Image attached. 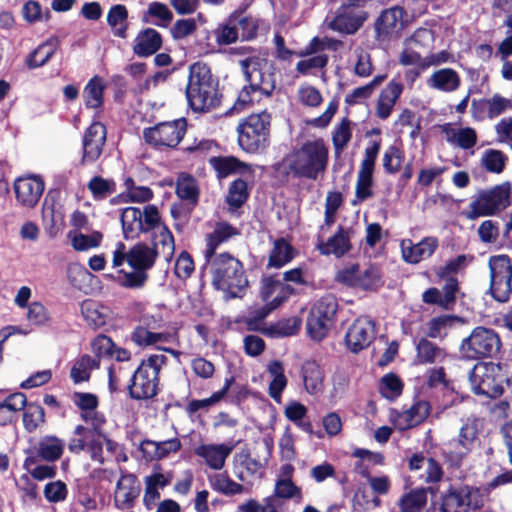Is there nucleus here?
Returning a JSON list of instances; mask_svg holds the SVG:
<instances>
[{"label":"nucleus","mask_w":512,"mask_h":512,"mask_svg":"<svg viewBox=\"0 0 512 512\" xmlns=\"http://www.w3.org/2000/svg\"><path fill=\"white\" fill-rule=\"evenodd\" d=\"M185 96L194 112H210L221 105L220 81L209 64L196 61L189 65Z\"/></svg>","instance_id":"obj_1"},{"label":"nucleus","mask_w":512,"mask_h":512,"mask_svg":"<svg viewBox=\"0 0 512 512\" xmlns=\"http://www.w3.org/2000/svg\"><path fill=\"white\" fill-rule=\"evenodd\" d=\"M263 59L259 56H249L239 61L246 84L241 88L232 106L234 112H241L259 103L263 97L272 96L276 82L273 73L263 72Z\"/></svg>","instance_id":"obj_2"},{"label":"nucleus","mask_w":512,"mask_h":512,"mask_svg":"<svg viewBox=\"0 0 512 512\" xmlns=\"http://www.w3.org/2000/svg\"><path fill=\"white\" fill-rule=\"evenodd\" d=\"M329 164V146L323 138L306 140L288 157V172L296 179L316 181Z\"/></svg>","instance_id":"obj_3"},{"label":"nucleus","mask_w":512,"mask_h":512,"mask_svg":"<svg viewBox=\"0 0 512 512\" xmlns=\"http://www.w3.org/2000/svg\"><path fill=\"white\" fill-rule=\"evenodd\" d=\"M205 261L210 266L215 289L225 291L229 299L242 297V292L248 286V279L239 259L229 252H223Z\"/></svg>","instance_id":"obj_4"},{"label":"nucleus","mask_w":512,"mask_h":512,"mask_svg":"<svg viewBox=\"0 0 512 512\" xmlns=\"http://www.w3.org/2000/svg\"><path fill=\"white\" fill-rule=\"evenodd\" d=\"M272 115L267 110L251 113L236 127L239 147L249 154L265 152L271 144Z\"/></svg>","instance_id":"obj_5"},{"label":"nucleus","mask_w":512,"mask_h":512,"mask_svg":"<svg viewBox=\"0 0 512 512\" xmlns=\"http://www.w3.org/2000/svg\"><path fill=\"white\" fill-rule=\"evenodd\" d=\"M168 358L163 354H152L141 361L128 385L129 396L134 400H148L159 393V374Z\"/></svg>","instance_id":"obj_6"},{"label":"nucleus","mask_w":512,"mask_h":512,"mask_svg":"<svg viewBox=\"0 0 512 512\" xmlns=\"http://www.w3.org/2000/svg\"><path fill=\"white\" fill-rule=\"evenodd\" d=\"M338 301L333 294H325L310 308L306 319L309 336L316 341L326 338L336 323Z\"/></svg>","instance_id":"obj_7"},{"label":"nucleus","mask_w":512,"mask_h":512,"mask_svg":"<svg viewBox=\"0 0 512 512\" xmlns=\"http://www.w3.org/2000/svg\"><path fill=\"white\" fill-rule=\"evenodd\" d=\"M511 184L504 182L491 189L482 190L469 204L464 214L467 219L475 220L483 216H492L510 205Z\"/></svg>","instance_id":"obj_8"},{"label":"nucleus","mask_w":512,"mask_h":512,"mask_svg":"<svg viewBox=\"0 0 512 512\" xmlns=\"http://www.w3.org/2000/svg\"><path fill=\"white\" fill-rule=\"evenodd\" d=\"M160 220V212L154 204L146 205L143 210L133 206L126 207L120 216L123 236L126 240L137 239L142 233L154 231Z\"/></svg>","instance_id":"obj_9"},{"label":"nucleus","mask_w":512,"mask_h":512,"mask_svg":"<svg viewBox=\"0 0 512 512\" xmlns=\"http://www.w3.org/2000/svg\"><path fill=\"white\" fill-rule=\"evenodd\" d=\"M187 131L186 118L173 121L159 122L154 126L143 129V139L146 144L156 150L175 149Z\"/></svg>","instance_id":"obj_10"},{"label":"nucleus","mask_w":512,"mask_h":512,"mask_svg":"<svg viewBox=\"0 0 512 512\" xmlns=\"http://www.w3.org/2000/svg\"><path fill=\"white\" fill-rule=\"evenodd\" d=\"M501 345L497 332L491 328L478 326L462 340L460 352L466 359L477 360L492 357L500 350Z\"/></svg>","instance_id":"obj_11"},{"label":"nucleus","mask_w":512,"mask_h":512,"mask_svg":"<svg viewBox=\"0 0 512 512\" xmlns=\"http://www.w3.org/2000/svg\"><path fill=\"white\" fill-rule=\"evenodd\" d=\"M490 270L489 292L499 303L509 301L512 294V260L506 254L493 255L488 260Z\"/></svg>","instance_id":"obj_12"},{"label":"nucleus","mask_w":512,"mask_h":512,"mask_svg":"<svg viewBox=\"0 0 512 512\" xmlns=\"http://www.w3.org/2000/svg\"><path fill=\"white\" fill-rule=\"evenodd\" d=\"M499 371L500 366L492 362L476 364L469 376L474 394L491 399L500 397L504 392V388L501 377L497 375Z\"/></svg>","instance_id":"obj_13"},{"label":"nucleus","mask_w":512,"mask_h":512,"mask_svg":"<svg viewBox=\"0 0 512 512\" xmlns=\"http://www.w3.org/2000/svg\"><path fill=\"white\" fill-rule=\"evenodd\" d=\"M381 143L382 140L379 138L378 140L371 141L365 148L364 158L360 163L355 188V195L359 201H365L373 195V191L371 190L373 185V173L381 149Z\"/></svg>","instance_id":"obj_14"},{"label":"nucleus","mask_w":512,"mask_h":512,"mask_svg":"<svg viewBox=\"0 0 512 512\" xmlns=\"http://www.w3.org/2000/svg\"><path fill=\"white\" fill-rule=\"evenodd\" d=\"M477 491L468 485L450 486L441 496L439 512H469L482 507V501H473Z\"/></svg>","instance_id":"obj_15"},{"label":"nucleus","mask_w":512,"mask_h":512,"mask_svg":"<svg viewBox=\"0 0 512 512\" xmlns=\"http://www.w3.org/2000/svg\"><path fill=\"white\" fill-rule=\"evenodd\" d=\"M478 430L474 423H465L459 430L457 439L450 440L443 449L445 460L459 467L464 457L472 450Z\"/></svg>","instance_id":"obj_16"},{"label":"nucleus","mask_w":512,"mask_h":512,"mask_svg":"<svg viewBox=\"0 0 512 512\" xmlns=\"http://www.w3.org/2000/svg\"><path fill=\"white\" fill-rule=\"evenodd\" d=\"M106 126L94 121L85 130L82 138V157L79 161L80 166L94 164L102 155L106 143Z\"/></svg>","instance_id":"obj_17"},{"label":"nucleus","mask_w":512,"mask_h":512,"mask_svg":"<svg viewBox=\"0 0 512 512\" xmlns=\"http://www.w3.org/2000/svg\"><path fill=\"white\" fill-rule=\"evenodd\" d=\"M406 11L400 6L384 9L374 22L375 39L385 42L392 39L404 27Z\"/></svg>","instance_id":"obj_18"},{"label":"nucleus","mask_w":512,"mask_h":512,"mask_svg":"<svg viewBox=\"0 0 512 512\" xmlns=\"http://www.w3.org/2000/svg\"><path fill=\"white\" fill-rule=\"evenodd\" d=\"M17 202L26 208H34L45 189V182L40 175H26L15 179L13 184Z\"/></svg>","instance_id":"obj_19"},{"label":"nucleus","mask_w":512,"mask_h":512,"mask_svg":"<svg viewBox=\"0 0 512 512\" xmlns=\"http://www.w3.org/2000/svg\"><path fill=\"white\" fill-rule=\"evenodd\" d=\"M369 14L364 9H356L342 3L330 22V28L346 35H353L361 29Z\"/></svg>","instance_id":"obj_20"},{"label":"nucleus","mask_w":512,"mask_h":512,"mask_svg":"<svg viewBox=\"0 0 512 512\" xmlns=\"http://www.w3.org/2000/svg\"><path fill=\"white\" fill-rule=\"evenodd\" d=\"M141 493V483L133 473L123 472L116 483L114 505L119 510L132 509Z\"/></svg>","instance_id":"obj_21"},{"label":"nucleus","mask_w":512,"mask_h":512,"mask_svg":"<svg viewBox=\"0 0 512 512\" xmlns=\"http://www.w3.org/2000/svg\"><path fill=\"white\" fill-rule=\"evenodd\" d=\"M66 443L56 435H44L36 444L24 450L25 455H30L45 463H55L64 454Z\"/></svg>","instance_id":"obj_22"},{"label":"nucleus","mask_w":512,"mask_h":512,"mask_svg":"<svg viewBox=\"0 0 512 512\" xmlns=\"http://www.w3.org/2000/svg\"><path fill=\"white\" fill-rule=\"evenodd\" d=\"M438 246L439 241L434 236L424 237L418 243H414L411 239H403L400 242L402 258L408 264H418L430 258Z\"/></svg>","instance_id":"obj_23"},{"label":"nucleus","mask_w":512,"mask_h":512,"mask_svg":"<svg viewBox=\"0 0 512 512\" xmlns=\"http://www.w3.org/2000/svg\"><path fill=\"white\" fill-rule=\"evenodd\" d=\"M374 339V325L366 319H356L348 328L345 343L350 351L358 353L368 347Z\"/></svg>","instance_id":"obj_24"},{"label":"nucleus","mask_w":512,"mask_h":512,"mask_svg":"<svg viewBox=\"0 0 512 512\" xmlns=\"http://www.w3.org/2000/svg\"><path fill=\"white\" fill-rule=\"evenodd\" d=\"M239 233V230L227 221L216 222L213 231L205 236V249L203 251L205 260L217 256L216 251L219 246L239 235Z\"/></svg>","instance_id":"obj_25"},{"label":"nucleus","mask_w":512,"mask_h":512,"mask_svg":"<svg viewBox=\"0 0 512 512\" xmlns=\"http://www.w3.org/2000/svg\"><path fill=\"white\" fill-rule=\"evenodd\" d=\"M351 229L339 225L336 232L326 242L319 240L316 249L321 255H334L337 258L343 257L352 249L350 234Z\"/></svg>","instance_id":"obj_26"},{"label":"nucleus","mask_w":512,"mask_h":512,"mask_svg":"<svg viewBox=\"0 0 512 512\" xmlns=\"http://www.w3.org/2000/svg\"><path fill=\"white\" fill-rule=\"evenodd\" d=\"M431 412L430 402L423 399L416 400L412 406L398 414L397 427L405 431L419 426L428 418Z\"/></svg>","instance_id":"obj_27"},{"label":"nucleus","mask_w":512,"mask_h":512,"mask_svg":"<svg viewBox=\"0 0 512 512\" xmlns=\"http://www.w3.org/2000/svg\"><path fill=\"white\" fill-rule=\"evenodd\" d=\"M151 249L157 252L166 262H171L175 253V239L168 226L160 220V224L151 231Z\"/></svg>","instance_id":"obj_28"},{"label":"nucleus","mask_w":512,"mask_h":512,"mask_svg":"<svg viewBox=\"0 0 512 512\" xmlns=\"http://www.w3.org/2000/svg\"><path fill=\"white\" fill-rule=\"evenodd\" d=\"M210 166L221 180L233 174H252V166L235 156H213L209 159Z\"/></svg>","instance_id":"obj_29"},{"label":"nucleus","mask_w":512,"mask_h":512,"mask_svg":"<svg viewBox=\"0 0 512 512\" xmlns=\"http://www.w3.org/2000/svg\"><path fill=\"white\" fill-rule=\"evenodd\" d=\"M162 45V35L154 28H145L137 33L132 50L136 56L147 58L160 50Z\"/></svg>","instance_id":"obj_30"},{"label":"nucleus","mask_w":512,"mask_h":512,"mask_svg":"<svg viewBox=\"0 0 512 512\" xmlns=\"http://www.w3.org/2000/svg\"><path fill=\"white\" fill-rule=\"evenodd\" d=\"M404 90V85L392 79L380 92L376 103V115L385 120L391 115L393 108Z\"/></svg>","instance_id":"obj_31"},{"label":"nucleus","mask_w":512,"mask_h":512,"mask_svg":"<svg viewBox=\"0 0 512 512\" xmlns=\"http://www.w3.org/2000/svg\"><path fill=\"white\" fill-rule=\"evenodd\" d=\"M182 447L178 438H172L161 442H155L145 439L140 443V451L146 460H161L166 458L170 453L178 452Z\"/></svg>","instance_id":"obj_32"},{"label":"nucleus","mask_w":512,"mask_h":512,"mask_svg":"<svg viewBox=\"0 0 512 512\" xmlns=\"http://www.w3.org/2000/svg\"><path fill=\"white\" fill-rule=\"evenodd\" d=\"M231 451L232 447L225 444H201L195 448V454L203 458L206 464L214 470L223 468Z\"/></svg>","instance_id":"obj_33"},{"label":"nucleus","mask_w":512,"mask_h":512,"mask_svg":"<svg viewBox=\"0 0 512 512\" xmlns=\"http://www.w3.org/2000/svg\"><path fill=\"white\" fill-rule=\"evenodd\" d=\"M297 254V250L287 239L283 237L277 238L273 242V247L270 250L266 268L280 269L290 263Z\"/></svg>","instance_id":"obj_34"},{"label":"nucleus","mask_w":512,"mask_h":512,"mask_svg":"<svg viewBox=\"0 0 512 512\" xmlns=\"http://www.w3.org/2000/svg\"><path fill=\"white\" fill-rule=\"evenodd\" d=\"M157 258V252L144 242L136 243L128 251V265L132 269L147 272L154 267Z\"/></svg>","instance_id":"obj_35"},{"label":"nucleus","mask_w":512,"mask_h":512,"mask_svg":"<svg viewBox=\"0 0 512 512\" xmlns=\"http://www.w3.org/2000/svg\"><path fill=\"white\" fill-rule=\"evenodd\" d=\"M301 376L307 393L315 395L323 390L324 371L315 360H307L301 366Z\"/></svg>","instance_id":"obj_36"},{"label":"nucleus","mask_w":512,"mask_h":512,"mask_svg":"<svg viewBox=\"0 0 512 512\" xmlns=\"http://www.w3.org/2000/svg\"><path fill=\"white\" fill-rule=\"evenodd\" d=\"M429 87L442 92L456 91L461 85L458 72L452 68H442L433 72L427 81Z\"/></svg>","instance_id":"obj_37"},{"label":"nucleus","mask_w":512,"mask_h":512,"mask_svg":"<svg viewBox=\"0 0 512 512\" xmlns=\"http://www.w3.org/2000/svg\"><path fill=\"white\" fill-rule=\"evenodd\" d=\"M175 193L181 200L196 206L200 195L196 178L187 172L179 173L176 179Z\"/></svg>","instance_id":"obj_38"},{"label":"nucleus","mask_w":512,"mask_h":512,"mask_svg":"<svg viewBox=\"0 0 512 512\" xmlns=\"http://www.w3.org/2000/svg\"><path fill=\"white\" fill-rule=\"evenodd\" d=\"M106 84L102 77L95 75L84 87V105L88 109H102L104 104V92Z\"/></svg>","instance_id":"obj_39"},{"label":"nucleus","mask_w":512,"mask_h":512,"mask_svg":"<svg viewBox=\"0 0 512 512\" xmlns=\"http://www.w3.org/2000/svg\"><path fill=\"white\" fill-rule=\"evenodd\" d=\"M128 9L123 4H115L110 7L107 13V23L114 36L125 39L129 28Z\"/></svg>","instance_id":"obj_40"},{"label":"nucleus","mask_w":512,"mask_h":512,"mask_svg":"<svg viewBox=\"0 0 512 512\" xmlns=\"http://www.w3.org/2000/svg\"><path fill=\"white\" fill-rule=\"evenodd\" d=\"M268 373L273 377L269 384L268 394L277 403L281 402L282 392L287 386L288 380L284 374V366L280 360H272L267 367Z\"/></svg>","instance_id":"obj_41"},{"label":"nucleus","mask_w":512,"mask_h":512,"mask_svg":"<svg viewBox=\"0 0 512 512\" xmlns=\"http://www.w3.org/2000/svg\"><path fill=\"white\" fill-rule=\"evenodd\" d=\"M22 411V422L26 432L34 433L46 424L45 410L40 404L27 402Z\"/></svg>","instance_id":"obj_42"},{"label":"nucleus","mask_w":512,"mask_h":512,"mask_svg":"<svg viewBox=\"0 0 512 512\" xmlns=\"http://www.w3.org/2000/svg\"><path fill=\"white\" fill-rule=\"evenodd\" d=\"M42 460L26 455L23 461V468L30 474L36 481H44L46 479H53L57 475V466L52 463L39 464Z\"/></svg>","instance_id":"obj_43"},{"label":"nucleus","mask_w":512,"mask_h":512,"mask_svg":"<svg viewBox=\"0 0 512 512\" xmlns=\"http://www.w3.org/2000/svg\"><path fill=\"white\" fill-rule=\"evenodd\" d=\"M275 498L284 500H293L294 503L300 504L303 500V493L301 487L297 486L292 479L279 478L275 482L273 495Z\"/></svg>","instance_id":"obj_44"},{"label":"nucleus","mask_w":512,"mask_h":512,"mask_svg":"<svg viewBox=\"0 0 512 512\" xmlns=\"http://www.w3.org/2000/svg\"><path fill=\"white\" fill-rule=\"evenodd\" d=\"M233 382H234V378L233 377L226 378L222 389H220L219 391L214 392L209 398L200 399V400H198V399L191 400L187 404V406L185 408L186 413L189 416H192L197 411H199L201 409H207L210 406L218 403L228 393V391H229V389H230V387H231Z\"/></svg>","instance_id":"obj_45"},{"label":"nucleus","mask_w":512,"mask_h":512,"mask_svg":"<svg viewBox=\"0 0 512 512\" xmlns=\"http://www.w3.org/2000/svg\"><path fill=\"white\" fill-rule=\"evenodd\" d=\"M249 195L248 183L242 178H237L229 185L225 202L231 209H239L248 200Z\"/></svg>","instance_id":"obj_46"},{"label":"nucleus","mask_w":512,"mask_h":512,"mask_svg":"<svg viewBox=\"0 0 512 512\" xmlns=\"http://www.w3.org/2000/svg\"><path fill=\"white\" fill-rule=\"evenodd\" d=\"M101 306L94 300L87 299L81 304V313L87 325L97 330L106 324L107 316L101 311Z\"/></svg>","instance_id":"obj_47"},{"label":"nucleus","mask_w":512,"mask_h":512,"mask_svg":"<svg viewBox=\"0 0 512 512\" xmlns=\"http://www.w3.org/2000/svg\"><path fill=\"white\" fill-rule=\"evenodd\" d=\"M168 338V333L151 332L142 325H137L130 334V340L140 348H146L158 342H167Z\"/></svg>","instance_id":"obj_48"},{"label":"nucleus","mask_w":512,"mask_h":512,"mask_svg":"<svg viewBox=\"0 0 512 512\" xmlns=\"http://www.w3.org/2000/svg\"><path fill=\"white\" fill-rule=\"evenodd\" d=\"M404 383L395 373L385 374L379 381L378 390L382 397L389 401H394L402 394Z\"/></svg>","instance_id":"obj_49"},{"label":"nucleus","mask_w":512,"mask_h":512,"mask_svg":"<svg viewBox=\"0 0 512 512\" xmlns=\"http://www.w3.org/2000/svg\"><path fill=\"white\" fill-rule=\"evenodd\" d=\"M444 355L443 349L427 338H421L416 344V361L419 364H433Z\"/></svg>","instance_id":"obj_50"},{"label":"nucleus","mask_w":512,"mask_h":512,"mask_svg":"<svg viewBox=\"0 0 512 512\" xmlns=\"http://www.w3.org/2000/svg\"><path fill=\"white\" fill-rule=\"evenodd\" d=\"M426 504L427 490L425 488H416L400 498L399 509L401 512H420Z\"/></svg>","instance_id":"obj_51"},{"label":"nucleus","mask_w":512,"mask_h":512,"mask_svg":"<svg viewBox=\"0 0 512 512\" xmlns=\"http://www.w3.org/2000/svg\"><path fill=\"white\" fill-rule=\"evenodd\" d=\"M405 151L401 145H390L383 154L382 165L385 173L390 175L397 174L404 163Z\"/></svg>","instance_id":"obj_52"},{"label":"nucleus","mask_w":512,"mask_h":512,"mask_svg":"<svg viewBox=\"0 0 512 512\" xmlns=\"http://www.w3.org/2000/svg\"><path fill=\"white\" fill-rule=\"evenodd\" d=\"M72 401L81 410V419L88 422L99 406V399L96 394L89 392H74Z\"/></svg>","instance_id":"obj_53"},{"label":"nucleus","mask_w":512,"mask_h":512,"mask_svg":"<svg viewBox=\"0 0 512 512\" xmlns=\"http://www.w3.org/2000/svg\"><path fill=\"white\" fill-rule=\"evenodd\" d=\"M54 38L46 40L35 48L26 58V65L29 69H35L44 66L55 54V49L52 48Z\"/></svg>","instance_id":"obj_54"},{"label":"nucleus","mask_w":512,"mask_h":512,"mask_svg":"<svg viewBox=\"0 0 512 512\" xmlns=\"http://www.w3.org/2000/svg\"><path fill=\"white\" fill-rule=\"evenodd\" d=\"M211 488L226 496H234L244 491V486L235 482L227 473H219L210 481Z\"/></svg>","instance_id":"obj_55"},{"label":"nucleus","mask_w":512,"mask_h":512,"mask_svg":"<svg viewBox=\"0 0 512 512\" xmlns=\"http://www.w3.org/2000/svg\"><path fill=\"white\" fill-rule=\"evenodd\" d=\"M508 157L500 150L487 149L481 157V164L486 171L500 174L503 172Z\"/></svg>","instance_id":"obj_56"},{"label":"nucleus","mask_w":512,"mask_h":512,"mask_svg":"<svg viewBox=\"0 0 512 512\" xmlns=\"http://www.w3.org/2000/svg\"><path fill=\"white\" fill-rule=\"evenodd\" d=\"M118 274V284L129 289L142 288L149 278L148 273L139 268L133 269L131 272H126L123 269H120Z\"/></svg>","instance_id":"obj_57"},{"label":"nucleus","mask_w":512,"mask_h":512,"mask_svg":"<svg viewBox=\"0 0 512 512\" xmlns=\"http://www.w3.org/2000/svg\"><path fill=\"white\" fill-rule=\"evenodd\" d=\"M473 259L472 255L460 254L453 259H449L445 265L440 266L436 274L440 279L453 277L452 275L464 270Z\"/></svg>","instance_id":"obj_58"},{"label":"nucleus","mask_w":512,"mask_h":512,"mask_svg":"<svg viewBox=\"0 0 512 512\" xmlns=\"http://www.w3.org/2000/svg\"><path fill=\"white\" fill-rule=\"evenodd\" d=\"M380 270L370 265L363 272L359 271L357 288L364 291H375L382 286Z\"/></svg>","instance_id":"obj_59"},{"label":"nucleus","mask_w":512,"mask_h":512,"mask_svg":"<svg viewBox=\"0 0 512 512\" xmlns=\"http://www.w3.org/2000/svg\"><path fill=\"white\" fill-rule=\"evenodd\" d=\"M352 138L350 120L343 118L340 124L334 129L332 143L337 154L341 153Z\"/></svg>","instance_id":"obj_60"},{"label":"nucleus","mask_w":512,"mask_h":512,"mask_svg":"<svg viewBox=\"0 0 512 512\" xmlns=\"http://www.w3.org/2000/svg\"><path fill=\"white\" fill-rule=\"evenodd\" d=\"M94 360L91 356L83 355L71 368L70 377L75 384L86 382L90 379V368Z\"/></svg>","instance_id":"obj_61"},{"label":"nucleus","mask_w":512,"mask_h":512,"mask_svg":"<svg viewBox=\"0 0 512 512\" xmlns=\"http://www.w3.org/2000/svg\"><path fill=\"white\" fill-rule=\"evenodd\" d=\"M103 239V234L99 231H94L89 235L77 233L72 238V247L76 251H86L100 246Z\"/></svg>","instance_id":"obj_62"},{"label":"nucleus","mask_w":512,"mask_h":512,"mask_svg":"<svg viewBox=\"0 0 512 512\" xmlns=\"http://www.w3.org/2000/svg\"><path fill=\"white\" fill-rule=\"evenodd\" d=\"M454 317L451 315H441L430 319L427 323L426 336L429 338H443L446 335V329L452 324Z\"/></svg>","instance_id":"obj_63"},{"label":"nucleus","mask_w":512,"mask_h":512,"mask_svg":"<svg viewBox=\"0 0 512 512\" xmlns=\"http://www.w3.org/2000/svg\"><path fill=\"white\" fill-rule=\"evenodd\" d=\"M88 189L96 199L105 198L116 191L113 180H107L100 176H94L88 183Z\"/></svg>","instance_id":"obj_64"}]
</instances>
